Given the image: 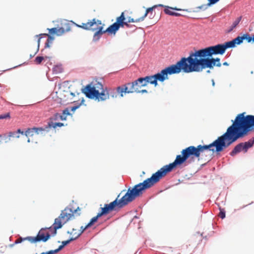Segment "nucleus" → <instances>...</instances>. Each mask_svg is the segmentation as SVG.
I'll return each mask as SVG.
<instances>
[{
  "mask_svg": "<svg viewBox=\"0 0 254 254\" xmlns=\"http://www.w3.org/2000/svg\"><path fill=\"white\" fill-rule=\"evenodd\" d=\"M232 125L227 128L226 131L212 143L208 145H199L197 147L190 146L183 149L182 154L187 160L191 156L198 158L200 153L207 150L217 154L223 151L238 139L245 136L236 118L235 120H232Z\"/></svg>",
  "mask_w": 254,
  "mask_h": 254,
  "instance_id": "1",
  "label": "nucleus"
},
{
  "mask_svg": "<svg viewBox=\"0 0 254 254\" xmlns=\"http://www.w3.org/2000/svg\"><path fill=\"white\" fill-rule=\"evenodd\" d=\"M186 58L190 73L200 72L206 68L213 69L215 66H221L220 58H213L212 56H207L204 54L190 53Z\"/></svg>",
  "mask_w": 254,
  "mask_h": 254,
  "instance_id": "2",
  "label": "nucleus"
},
{
  "mask_svg": "<svg viewBox=\"0 0 254 254\" xmlns=\"http://www.w3.org/2000/svg\"><path fill=\"white\" fill-rule=\"evenodd\" d=\"M147 188L143 182L135 185L132 189L128 188L126 193L120 199L119 194L116 199L109 204H105L104 207H102L106 214L115 210L116 207L121 208L127 205L129 202L132 201L136 197L141 195L143 191Z\"/></svg>",
  "mask_w": 254,
  "mask_h": 254,
  "instance_id": "3",
  "label": "nucleus"
},
{
  "mask_svg": "<svg viewBox=\"0 0 254 254\" xmlns=\"http://www.w3.org/2000/svg\"><path fill=\"white\" fill-rule=\"evenodd\" d=\"M181 72L184 73H190L187 58L183 57L178 61L176 64H172L165 67L160 72L154 74V82L157 83V81L163 82L168 79V75L180 73Z\"/></svg>",
  "mask_w": 254,
  "mask_h": 254,
  "instance_id": "4",
  "label": "nucleus"
},
{
  "mask_svg": "<svg viewBox=\"0 0 254 254\" xmlns=\"http://www.w3.org/2000/svg\"><path fill=\"white\" fill-rule=\"evenodd\" d=\"M186 161L187 159L183 155H178L173 162L164 166L156 173L153 174L150 178L145 180L143 182L144 185L147 189L151 188L168 173L171 172L177 166L183 164Z\"/></svg>",
  "mask_w": 254,
  "mask_h": 254,
  "instance_id": "5",
  "label": "nucleus"
},
{
  "mask_svg": "<svg viewBox=\"0 0 254 254\" xmlns=\"http://www.w3.org/2000/svg\"><path fill=\"white\" fill-rule=\"evenodd\" d=\"M77 210H79V207L75 210L66 207L64 210L62 211L60 216L55 219L53 225L54 231L52 233V236H55L57 234V230L61 228L64 224L68 221L71 217H73V213L76 212Z\"/></svg>",
  "mask_w": 254,
  "mask_h": 254,
  "instance_id": "6",
  "label": "nucleus"
},
{
  "mask_svg": "<svg viewBox=\"0 0 254 254\" xmlns=\"http://www.w3.org/2000/svg\"><path fill=\"white\" fill-rule=\"evenodd\" d=\"M245 112L239 114L236 117L245 136L254 130V115L245 116Z\"/></svg>",
  "mask_w": 254,
  "mask_h": 254,
  "instance_id": "7",
  "label": "nucleus"
},
{
  "mask_svg": "<svg viewBox=\"0 0 254 254\" xmlns=\"http://www.w3.org/2000/svg\"><path fill=\"white\" fill-rule=\"evenodd\" d=\"M225 52V51L223 44H218L195 50L190 53L200 54L207 56H213L216 55H223Z\"/></svg>",
  "mask_w": 254,
  "mask_h": 254,
  "instance_id": "8",
  "label": "nucleus"
},
{
  "mask_svg": "<svg viewBox=\"0 0 254 254\" xmlns=\"http://www.w3.org/2000/svg\"><path fill=\"white\" fill-rule=\"evenodd\" d=\"M46 230H47V228H42L39 231L36 237L28 236L25 237V239H27L28 241L31 243H35L41 241L46 242L50 238L51 235L49 233H47L46 235H45L44 231Z\"/></svg>",
  "mask_w": 254,
  "mask_h": 254,
  "instance_id": "9",
  "label": "nucleus"
},
{
  "mask_svg": "<svg viewBox=\"0 0 254 254\" xmlns=\"http://www.w3.org/2000/svg\"><path fill=\"white\" fill-rule=\"evenodd\" d=\"M81 91L86 97L91 99H95L97 94H98V91L95 90V87L92 86V83L87 84L81 89Z\"/></svg>",
  "mask_w": 254,
  "mask_h": 254,
  "instance_id": "10",
  "label": "nucleus"
},
{
  "mask_svg": "<svg viewBox=\"0 0 254 254\" xmlns=\"http://www.w3.org/2000/svg\"><path fill=\"white\" fill-rule=\"evenodd\" d=\"M117 92L120 94L121 97L124 96V93H131V91H129L127 84H125L122 86H118L116 88Z\"/></svg>",
  "mask_w": 254,
  "mask_h": 254,
  "instance_id": "11",
  "label": "nucleus"
},
{
  "mask_svg": "<svg viewBox=\"0 0 254 254\" xmlns=\"http://www.w3.org/2000/svg\"><path fill=\"white\" fill-rule=\"evenodd\" d=\"M127 86L128 87L129 86H130L129 88V91H131V93H133L134 92H136V91H138V90L139 88H141L140 87V85L137 82V79L134 80V81L132 82L131 83L128 82L127 84Z\"/></svg>",
  "mask_w": 254,
  "mask_h": 254,
  "instance_id": "12",
  "label": "nucleus"
},
{
  "mask_svg": "<svg viewBox=\"0 0 254 254\" xmlns=\"http://www.w3.org/2000/svg\"><path fill=\"white\" fill-rule=\"evenodd\" d=\"M241 151H243L244 152V148L242 142L236 145L233 149L230 152L229 154L231 156H234Z\"/></svg>",
  "mask_w": 254,
  "mask_h": 254,
  "instance_id": "13",
  "label": "nucleus"
},
{
  "mask_svg": "<svg viewBox=\"0 0 254 254\" xmlns=\"http://www.w3.org/2000/svg\"><path fill=\"white\" fill-rule=\"evenodd\" d=\"M96 24V19L94 18L91 20H90L86 23H82V25L76 24V26L78 27L82 28L85 30H91V27Z\"/></svg>",
  "mask_w": 254,
  "mask_h": 254,
  "instance_id": "14",
  "label": "nucleus"
},
{
  "mask_svg": "<svg viewBox=\"0 0 254 254\" xmlns=\"http://www.w3.org/2000/svg\"><path fill=\"white\" fill-rule=\"evenodd\" d=\"M96 96L95 100L98 101H103L109 98V95L108 94H106L104 90L101 92L98 91V94Z\"/></svg>",
  "mask_w": 254,
  "mask_h": 254,
  "instance_id": "15",
  "label": "nucleus"
},
{
  "mask_svg": "<svg viewBox=\"0 0 254 254\" xmlns=\"http://www.w3.org/2000/svg\"><path fill=\"white\" fill-rule=\"evenodd\" d=\"M119 26L118 25L117 23L115 22L110 26H109L106 30V31H107V32L108 33L114 34L115 35L116 33V32L119 30Z\"/></svg>",
  "mask_w": 254,
  "mask_h": 254,
  "instance_id": "16",
  "label": "nucleus"
},
{
  "mask_svg": "<svg viewBox=\"0 0 254 254\" xmlns=\"http://www.w3.org/2000/svg\"><path fill=\"white\" fill-rule=\"evenodd\" d=\"M244 148V153H247L248 150L254 145V137L248 141L242 142Z\"/></svg>",
  "mask_w": 254,
  "mask_h": 254,
  "instance_id": "17",
  "label": "nucleus"
},
{
  "mask_svg": "<svg viewBox=\"0 0 254 254\" xmlns=\"http://www.w3.org/2000/svg\"><path fill=\"white\" fill-rule=\"evenodd\" d=\"M65 25V29L63 27H60L59 28H57V32L56 35L58 36L62 35L65 32H68L70 30V26L69 23H66L64 24Z\"/></svg>",
  "mask_w": 254,
  "mask_h": 254,
  "instance_id": "18",
  "label": "nucleus"
},
{
  "mask_svg": "<svg viewBox=\"0 0 254 254\" xmlns=\"http://www.w3.org/2000/svg\"><path fill=\"white\" fill-rule=\"evenodd\" d=\"M49 131V127L46 126L45 127H35V132L37 134H45Z\"/></svg>",
  "mask_w": 254,
  "mask_h": 254,
  "instance_id": "19",
  "label": "nucleus"
},
{
  "mask_svg": "<svg viewBox=\"0 0 254 254\" xmlns=\"http://www.w3.org/2000/svg\"><path fill=\"white\" fill-rule=\"evenodd\" d=\"M154 74L152 75L146 76L144 77V78L145 79L146 82L147 84L148 83H150L151 84L154 85L155 87L158 85V83H155L154 82V79L155 78L154 77Z\"/></svg>",
  "mask_w": 254,
  "mask_h": 254,
  "instance_id": "20",
  "label": "nucleus"
},
{
  "mask_svg": "<svg viewBox=\"0 0 254 254\" xmlns=\"http://www.w3.org/2000/svg\"><path fill=\"white\" fill-rule=\"evenodd\" d=\"M241 19H242V17L240 16V17H238L232 23V24L231 25V26H230L229 27V28L227 29V32L228 33H230L231 32V31H233V30L239 24V23H240V21L241 20Z\"/></svg>",
  "mask_w": 254,
  "mask_h": 254,
  "instance_id": "21",
  "label": "nucleus"
},
{
  "mask_svg": "<svg viewBox=\"0 0 254 254\" xmlns=\"http://www.w3.org/2000/svg\"><path fill=\"white\" fill-rule=\"evenodd\" d=\"M51 120L57 121L59 119L62 121H65L66 120V116L61 115L59 113L55 114L52 117L50 118Z\"/></svg>",
  "mask_w": 254,
  "mask_h": 254,
  "instance_id": "22",
  "label": "nucleus"
},
{
  "mask_svg": "<svg viewBox=\"0 0 254 254\" xmlns=\"http://www.w3.org/2000/svg\"><path fill=\"white\" fill-rule=\"evenodd\" d=\"M170 9H173V10H175L176 11L182 10V9L181 8H178L177 7H170V6H166V8H165V9H164V12L167 14L172 16V13H174V11L170 10Z\"/></svg>",
  "mask_w": 254,
  "mask_h": 254,
  "instance_id": "23",
  "label": "nucleus"
},
{
  "mask_svg": "<svg viewBox=\"0 0 254 254\" xmlns=\"http://www.w3.org/2000/svg\"><path fill=\"white\" fill-rule=\"evenodd\" d=\"M63 126H64V124L62 123H53L52 121L49 122L48 125L49 129H50L51 127L56 128L57 127H62Z\"/></svg>",
  "mask_w": 254,
  "mask_h": 254,
  "instance_id": "24",
  "label": "nucleus"
},
{
  "mask_svg": "<svg viewBox=\"0 0 254 254\" xmlns=\"http://www.w3.org/2000/svg\"><path fill=\"white\" fill-rule=\"evenodd\" d=\"M223 45L225 51L228 48H233L235 47L234 43L233 42V40L226 42L223 44Z\"/></svg>",
  "mask_w": 254,
  "mask_h": 254,
  "instance_id": "25",
  "label": "nucleus"
},
{
  "mask_svg": "<svg viewBox=\"0 0 254 254\" xmlns=\"http://www.w3.org/2000/svg\"><path fill=\"white\" fill-rule=\"evenodd\" d=\"M242 38L243 39V40H246L247 41L248 43H250L252 41L254 42V35H253V37H251L249 34H243V36H242Z\"/></svg>",
  "mask_w": 254,
  "mask_h": 254,
  "instance_id": "26",
  "label": "nucleus"
},
{
  "mask_svg": "<svg viewBox=\"0 0 254 254\" xmlns=\"http://www.w3.org/2000/svg\"><path fill=\"white\" fill-rule=\"evenodd\" d=\"M102 35V34H100L99 32L96 31L93 35V42L96 43L98 42L100 39Z\"/></svg>",
  "mask_w": 254,
  "mask_h": 254,
  "instance_id": "27",
  "label": "nucleus"
},
{
  "mask_svg": "<svg viewBox=\"0 0 254 254\" xmlns=\"http://www.w3.org/2000/svg\"><path fill=\"white\" fill-rule=\"evenodd\" d=\"M92 86L95 87V90H97V91H99L101 90V91L104 90L103 84L100 82H96V83L92 84Z\"/></svg>",
  "mask_w": 254,
  "mask_h": 254,
  "instance_id": "28",
  "label": "nucleus"
},
{
  "mask_svg": "<svg viewBox=\"0 0 254 254\" xmlns=\"http://www.w3.org/2000/svg\"><path fill=\"white\" fill-rule=\"evenodd\" d=\"M234 43V45L236 46L237 45H239L241 44L243 42V39L242 36H238L236 38L232 40Z\"/></svg>",
  "mask_w": 254,
  "mask_h": 254,
  "instance_id": "29",
  "label": "nucleus"
},
{
  "mask_svg": "<svg viewBox=\"0 0 254 254\" xmlns=\"http://www.w3.org/2000/svg\"><path fill=\"white\" fill-rule=\"evenodd\" d=\"M91 30H92L93 31H96L97 32H99V33L102 35L107 32V31H106V30H103V26H98V27H97L96 28H92L91 29Z\"/></svg>",
  "mask_w": 254,
  "mask_h": 254,
  "instance_id": "30",
  "label": "nucleus"
},
{
  "mask_svg": "<svg viewBox=\"0 0 254 254\" xmlns=\"http://www.w3.org/2000/svg\"><path fill=\"white\" fill-rule=\"evenodd\" d=\"M35 132V127L31 128H28L24 133V135L26 136H32L34 135Z\"/></svg>",
  "mask_w": 254,
  "mask_h": 254,
  "instance_id": "31",
  "label": "nucleus"
},
{
  "mask_svg": "<svg viewBox=\"0 0 254 254\" xmlns=\"http://www.w3.org/2000/svg\"><path fill=\"white\" fill-rule=\"evenodd\" d=\"M137 82H138L139 84L140 87H144L146 86L147 84L146 82L145 79L144 77H140L137 79Z\"/></svg>",
  "mask_w": 254,
  "mask_h": 254,
  "instance_id": "32",
  "label": "nucleus"
},
{
  "mask_svg": "<svg viewBox=\"0 0 254 254\" xmlns=\"http://www.w3.org/2000/svg\"><path fill=\"white\" fill-rule=\"evenodd\" d=\"M84 99L83 98H82L81 103L77 105H75V106H74L71 107L70 110L72 112H74L76 109H78L80 107L81 105L84 104Z\"/></svg>",
  "mask_w": 254,
  "mask_h": 254,
  "instance_id": "33",
  "label": "nucleus"
},
{
  "mask_svg": "<svg viewBox=\"0 0 254 254\" xmlns=\"http://www.w3.org/2000/svg\"><path fill=\"white\" fill-rule=\"evenodd\" d=\"M98 220V219L95 216L93 217L89 222L86 225V228H89L91 227L95 222Z\"/></svg>",
  "mask_w": 254,
  "mask_h": 254,
  "instance_id": "34",
  "label": "nucleus"
},
{
  "mask_svg": "<svg viewBox=\"0 0 254 254\" xmlns=\"http://www.w3.org/2000/svg\"><path fill=\"white\" fill-rule=\"evenodd\" d=\"M156 7V6L154 5L151 7H149V8H147L146 10V12L143 16L145 17H146V16L147 15V14H149V13H151V15H152L153 9H155Z\"/></svg>",
  "mask_w": 254,
  "mask_h": 254,
  "instance_id": "35",
  "label": "nucleus"
},
{
  "mask_svg": "<svg viewBox=\"0 0 254 254\" xmlns=\"http://www.w3.org/2000/svg\"><path fill=\"white\" fill-rule=\"evenodd\" d=\"M125 20V17L124 15V13L122 12L121 15L119 17H117L116 22H115V23H117L118 24L119 22L124 21Z\"/></svg>",
  "mask_w": 254,
  "mask_h": 254,
  "instance_id": "36",
  "label": "nucleus"
},
{
  "mask_svg": "<svg viewBox=\"0 0 254 254\" xmlns=\"http://www.w3.org/2000/svg\"><path fill=\"white\" fill-rule=\"evenodd\" d=\"M43 35H44V36H48V38L47 40H49L51 41V42L52 41L54 40V38L53 36H52L50 35H49L48 34H40L39 35H35V37L36 38H38V36H42Z\"/></svg>",
  "mask_w": 254,
  "mask_h": 254,
  "instance_id": "37",
  "label": "nucleus"
},
{
  "mask_svg": "<svg viewBox=\"0 0 254 254\" xmlns=\"http://www.w3.org/2000/svg\"><path fill=\"white\" fill-rule=\"evenodd\" d=\"M88 228H86V225L85 226H81L80 228V230H79V232H78L77 235V237H79L81 234L83 233V232L87 229Z\"/></svg>",
  "mask_w": 254,
  "mask_h": 254,
  "instance_id": "38",
  "label": "nucleus"
},
{
  "mask_svg": "<svg viewBox=\"0 0 254 254\" xmlns=\"http://www.w3.org/2000/svg\"><path fill=\"white\" fill-rule=\"evenodd\" d=\"M44 58L42 56H37L35 59V62L37 64H40L43 61Z\"/></svg>",
  "mask_w": 254,
  "mask_h": 254,
  "instance_id": "39",
  "label": "nucleus"
},
{
  "mask_svg": "<svg viewBox=\"0 0 254 254\" xmlns=\"http://www.w3.org/2000/svg\"><path fill=\"white\" fill-rule=\"evenodd\" d=\"M219 216L222 219H224V218H225L226 215H225V211L224 210V209H220Z\"/></svg>",
  "mask_w": 254,
  "mask_h": 254,
  "instance_id": "40",
  "label": "nucleus"
},
{
  "mask_svg": "<svg viewBox=\"0 0 254 254\" xmlns=\"http://www.w3.org/2000/svg\"><path fill=\"white\" fill-rule=\"evenodd\" d=\"M47 30L49 31V33L51 34H56L57 32V28L54 27L52 28H48Z\"/></svg>",
  "mask_w": 254,
  "mask_h": 254,
  "instance_id": "41",
  "label": "nucleus"
},
{
  "mask_svg": "<svg viewBox=\"0 0 254 254\" xmlns=\"http://www.w3.org/2000/svg\"><path fill=\"white\" fill-rule=\"evenodd\" d=\"M8 136L9 137H16V138L19 137V135H18L17 132H10L9 133Z\"/></svg>",
  "mask_w": 254,
  "mask_h": 254,
  "instance_id": "42",
  "label": "nucleus"
},
{
  "mask_svg": "<svg viewBox=\"0 0 254 254\" xmlns=\"http://www.w3.org/2000/svg\"><path fill=\"white\" fill-rule=\"evenodd\" d=\"M209 6H210L208 5V3H207L206 4H202L200 6H199L197 7L196 8L204 10L206 9Z\"/></svg>",
  "mask_w": 254,
  "mask_h": 254,
  "instance_id": "43",
  "label": "nucleus"
},
{
  "mask_svg": "<svg viewBox=\"0 0 254 254\" xmlns=\"http://www.w3.org/2000/svg\"><path fill=\"white\" fill-rule=\"evenodd\" d=\"M63 116H71L72 114L69 113V110L67 108H65L64 110L63 111Z\"/></svg>",
  "mask_w": 254,
  "mask_h": 254,
  "instance_id": "44",
  "label": "nucleus"
},
{
  "mask_svg": "<svg viewBox=\"0 0 254 254\" xmlns=\"http://www.w3.org/2000/svg\"><path fill=\"white\" fill-rule=\"evenodd\" d=\"M75 231H76V229H75L74 228H73L72 229L71 231H67V233L68 234L70 235H73V236H76L78 233L75 232Z\"/></svg>",
  "mask_w": 254,
  "mask_h": 254,
  "instance_id": "45",
  "label": "nucleus"
},
{
  "mask_svg": "<svg viewBox=\"0 0 254 254\" xmlns=\"http://www.w3.org/2000/svg\"><path fill=\"white\" fill-rule=\"evenodd\" d=\"M10 118V114L9 113H6L4 115H0V119H5L7 118Z\"/></svg>",
  "mask_w": 254,
  "mask_h": 254,
  "instance_id": "46",
  "label": "nucleus"
},
{
  "mask_svg": "<svg viewBox=\"0 0 254 254\" xmlns=\"http://www.w3.org/2000/svg\"><path fill=\"white\" fill-rule=\"evenodd\" d=\"M208 5H209L210 6L216 3L217 2L219 1V0H208Z\"/></svg>",
  "mask_w": 254,
  "mask_h": 254,
  "instance_id": "47",
  "label": "nucleus"
},
{
  "mask_svg": "<svg viewBox=\"0 0 254 254\" xmlns=\"http://www.w3.org/2000/svg\"><path fill=\"white\" fill-rule=\"evenodd\" d=\"M101 212H99L97 215L95 216L97 219H98V218L100 217H101L102 216L104 215H106V213H105V212L103 211V210L102 209V208H101Z\"/></svg>",
  "mask_w": 254,
  "mask_h": 254,
  "instance_id": "48",
  "label": "nucleus"
},
{
  "mask_svg": "<svg viewBox=\"0 0 254 254\" xmlns=\"http://www.w3.org/2000/svg\"><path fill=\"white\" fill-rule=\"evenodd\" d=\"M25 239V238H22L21 237H20L19 239H17L15 241L14 244H18L21 243L23 241L28 240L27 239Z\"/></svg>",
  "mask_w": 254,
  "mask_h": 254,
  "instance_id": "49",
  "label": "nucleus"
},
{
  "mask_svg": "<svg viewBox=\"0 0 254 254\" xmlns=\"http://www.w3.org/2000/svg\"><path fill=\"white\" fill-rule=\"evenodd\" d=\"M144 18H145V17L144 16H142V17L137 18L136 19H134V22H138L142 21L143 20H144Z\"/></svg>",
  "mask_w": 254,
  "mask_h": 254,
  "instance_id": "50",
  "label": "nucleus"
},
{
  "mask_svg": "<svg viewBox=\"0 0 254 254\" xmlns=\"http://www.w3.org/2000/svg\"><path fill=\"white\" fill-rule=\"evenodd\" d=\"M78 237H77V235H76L75 237H72L70 238L68 240H67V241L70 243L71 242L75 240H76Z\"/></svg>",
  "mask_w": 254,
  "mask_h": 254,
  "instance_id": "51",
  "label": "nucleus"
},
{
  "mask_svg": "<svg viewBox=\"0 0 254 254\" xmlns=\"http://www.w3.org/2000/svg\"><path fill=\"white\" fill-rule=\"evenodd\" d=\"M57 253V252L55 250H51L47 252H45V254H55Z\"/></svg>",
  "mask_w": 254,
  "mask_h": 254,
  "instance_id": "52",
  "label": "nucleus"
},
{
  "mask_svg": "<svg viewBox=\"0 0 254 254\" xmlns=\"http://www.w3.org/2000/svg\"><path fill=\"white\" fill-rule=\"evenodd\" d=\"M64 248V247L62 244L61 245H60L59 247V248L58 249H56L55 251L57 252V253H58L59 252L61 251Z\"/></svg>",
  "mask_w": 254,
  "mask_h": 254,
  "instance_id": "53",
  "label": "nucleus"
},
{
  "mask_svg": "<svg viewBox=\"0 0 254 254\" xmlns=\"http://www.w3.org/2000/svg\"><path fill=\"white\" fill-rule=\"evenodd\" d=\"M148 91L146 89H143V90H139V89L138 90V91H136V93H147Z\"/></svg>",
  "mask_w": 254,
  "mask_h": 254,
  "instance_id": "54",
  "label": "nucleus"
},
{
  "mask_svg": "<svg viewBox=\"0 0 254 254\" xmlns=\"http://www.w3.org/2000/svg\"><path fill=\"white\" fill-rule=\"evenodd\" d=\"M69 242L67 241V240L66 241H63L62 242V244L63 245V246L64 247L65 246H66V245H67L68 244H69Z\"/></svg>",
  "mask_w": 254,
  "mask_h": 254,
  "instance_id": "55",
  "label": "nucleus"
},
{
  "mask_svg": "<svg viewBox=\"0 0 254 254\" xmlns=\"http://www.w3.org/2000/svg\"><path fill=\"white\" fill-rule=\"evenodd\" d=\"M40 37L38 38V40H37V43H38V47H37V52H38L39 51V46H40V40L41 39V36H39Z\"/></svg>",
  "mask_w": 254,
  "mask_h": 254,
  "instance_id": "56",
  "label": "nucleus"
},
{
  "mask_svg": "<svg viewBox=\"0 0 254 254\" xmlns=\"http://www.w3.org/2000/svg\"><path fill=\"white\" fill-rule=\"evenodd\" d=\"M127 22L128 23L134 22V19L133 18H131V17H128L127 18Z\"/></svg>",
  "mask_w": 254,
  "mask_h": 254,
  "instance_id": "57",
  "label": "nucleus"
},
{
  "mask_svg": "<svg viewBox=\"0 0 254 254\" xmlns=\"http://www.w3.org/2000/svg\"><path fill=\"white\" fill-rule=\"evenodd\" d=\"M110 95L113 98L117 97V94L116 93H111Z\"/></svg>",
  "mask_w": 254,
  "mask_h": 254,
  "instance_id": "58",
  "label": "nucleus"
},
{
  "mask_svg": "<svg viewBox=\"0 0 254 254\" xmlns=\"http://www.w3.org/2000/svg\"><path fill=\"white\" fill-rule=\"evenodd\" d=\"M181 15V14L180 13L176 12H174V13H172V16H179Z\"/></svg>",
  "mask_w": 254,
  "mask_h": 254,
  "instance_id": "59",
  "label": "nucleus"
},
{
  "mask_svg": "<svg viewBox=\"0 0 254 254\" xmlns=\"http://www.w3.org/2000/svg\"><path fill=\"white\" fill-rule=\"evenodd\" d=\"M49 40H47L46 43H45V48H49L50 47V44H49Z\"/></svg>",
  "mask_w": 254,
  "mask_h": 254,
  "instance_id": "60",
  "label": "nucleus"
},
{
  "mask_svg": "<svg viewBox=\"0 0 254 254\" xmlns=\"http://www.w3.org/2000/svg\"><path fill=\"white\" fill-rule=\"evenodd\" d=\"M118 25L119 26V28H120L121 27H123L124 26V21L119 22Z\"/></svg>",
  "mask_w": 254,
  "mask_h": 254,
  "instance_id": "61",
  "label": "nucleus"
},
{
  "mask_svg": "<svg viewBox=\"0 0 254 254\" xmlns=\"http://www.w3.org/2000/svg\"><path fill=\"white\" fill-rule=\"evenodd\" d=\"M17 134L21 133V134H24L25 132L21 131L20 129H17Z\"/></svg>",
  "mask_w": 254,
  "mask_h": 254,
  "instance_id": "62",
  "label": "nucleus"
},
{
  "mask_svg": "<svg viewBox=\"0 0 254 254\" xmlns=\"http://www.w3.org/2000/svg\"><path fill=\"white\" fill-rule=\"evenodd\" d=\"M95 24L101 25L102 22L100 20H96V24Z\"/></svg>",
  "mask_w": 254,
  "mask_h": 254,
  "instance_id": "63",
  "label": "nucleus"
},
{
  "mask_svg": "<svg viewBox=\"0 0 254 254\" xmlns=\"http://www.w3.org/2000/svg\"><path fill=\"white\" fill-rule=\"evenodd\" d=\"M10 140V137H9V136L7 137H6L5 138V143H7L8 142V141H9Z\"/></svg>",
  "mask_w": 254,
  "mask_h": 254,
  "instance_id": "64",
  "label": "nucleus"
}]
</instances>
